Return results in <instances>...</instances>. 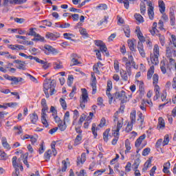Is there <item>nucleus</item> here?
<instances>
[{"label": "nucleus", "instance_id": "nucleus-1", "mask_svg": "<svg viewBox=\"0 0 176 176\" xmlns=\"http://www.w3.org/2000/svg\"><path fill=\"white\" fill-rule=\"evenodd\" d=\"M56 86H57V84L56 83V80H52L50 82H47V79H46L44 81L43 83V91L45 94L46 98H49V89H50V96H53L54 94H56L57 93V91L56 90Z\"/></svg>", "mask_w": 176, "mask_h": 176}, {"label": "nucleus", "instance_id": "nucleus-2", "mask_svg": "<svg viewBox=\"0 0 176 176\" xmlns=\"http://www.w3.org/2000/svg\"><path fill=\"white\" fill-rule=\"evenodd\" d=\"M137 36L140 41L138 43V50L142 57H145V50H144V42H145V37L142 35V32L140 30H135Z\"/></svg>", "mask_w": 176, "mask_h": 176}, {"label": "nucleus", "instance_id": "nucleus-3", "mask_svg": "<svg viewBox=\"0 0 176 176\" xmlns=\"http://www.w3.org/2000/svg\"><path fill=\"white\" fill-rule=\"evenodd\" d=\"M123 127V122H118L116 129L113 130V135L114 138L113 139L111 144L112 145H116L118 144V141L119 140V135H120V133L119 131H120V129Z\"/></svg>", "mask_w": 176, "mask_h": 176}, {"label": "nucleus", "instance_id": "nucleus-4", "mask_svg": "<svg viewBox=\"0 0 176 176\" xmlns=\"http://www.w3.org/2000/svg\"><path fill=\"white\" fill-rule=\"evenodd\" d=\"M89 98V94H87V89H82V96L80 98V107L82 109L86 108V104H87V100Z\"/></svg>", "mask_w": 176, "mask_h": 176}, {"label": "nucleus", "instance_id": "nucleus-5", "mask_svg": "<svg viewBox=\"0 0 176 176\" xmlns=\"http://www.w3.org/2000/svg\"><path fill=\"white\" fill-rule=\"evenodd\" d=\"M166 56L167 58H174V57H176V47L170 45L166 46Z\"/></svg>", "mask_w": 176, "mask_h": 176}, {"label": "nucleus", "instance_id": "nucleus-6", "mask_svg": "<svg viewBox=\"0 0 176 176\" xmlns=\"http://www.w3.org/2000/svg\"><path fill=\"white\" fill-rule=\"evenodd\" d=\"M94 43L96 46H98L100 47V50L101 52L105 54V56H107V57L109 56L108 48H107V45H105V43H104V42L101 41L100 40H96Z\"/></svg>", "mask_w": 176, "mask_h": 176}, {"label": "nucleus", "instance_id": "nucleus-7", "mask_svg": "<svg viewBox=\"0 0 176 176\" xmlns=\"http://www.w3.org/2000/svg\"><path fill=\"white\" fill-rule=\"evenodd\" d=\"M114 97L116 100H120L122 104L127 102V96H126V91L122 90L121 91H116L114 94Z\"/></svg>", "mask_w": 176, "mask_h": 176}, {"label": "nucleus", "instance_id": "nucleus-8", "mask_svg": "<svg viewBox=\"0 0 176 176\" xmlns=\"http://www.w3.org/2000/svg\"><path fill=\"white\" fill-rule=\"evenodd\" d=\"M41 50L47 56H49L50 53H52V54H58V50L49 45H44V47L41 48Z\"/></svg>", "mask_w": 176, "mask_h": 176}, {"label": "nucleus", "instance_id": "nucleus-9", "mask_svg": "<svg viewBox=\"0 0 176 176\" xmlns=\"http://www.w3.org/2000/svg\"><path fill=\"white\" fill-rule=\"evenodd\" d=\"M49 109V107L47 106H43V109L41 110V122L45 126V127H49V124L47 123V120H46V116H47L46 114V111Z\"/></svg>", "mask_w": 176, "mask_h": 176}, {"label": "nucleus", "instance_id": "nucleus-10", "mask_svg": "<svg viewBox=\"0 0 176 176\" xmlns=\"http://www.w3.org/2000/svg\"><path fill=\"white\" fill-rule=\"evenodd\" d=\"M147 6H148V14L150 20H153L155 19V12H153V9L155 8L153 6H152V2L151 1H147Z\"/></svg>", "mask_w": 176, "mask_h": 176}, {"label": "nucleus", "instance_id": "nucleus-11", "mask_svg": "<svg viewBox=\"0 0 176 176\" xmlns=\"http://www.w3.org/2000/svg\"><path fill=\"white\" fill-rule=\"evenodd\" d=\"M91 76L92 78V80L91 81L92 94H95L96 93H97V78H96V75H94V73H91Z\"/></svg>", "mask_w": 176, "mask_h": 176}, {"label": "nucleus", "instance_id": "nucleus-12", "mask_svg": "<svg viewBox=\"0 0 176 176\" xmlns=\"http://www.w3.org/2000/svg\"><path fill=\"white\" fill-rule=\"evenodd\" d=\"M45 36L47 38V39H50L51 41H56L57 38H60V34L48 32L46 34Z\"/></svg>", "mask_w": 176, "mask_h": 176}, {"label": "nucleus", "instance_id": "nucleus-13", "mask_svg": "<svg viewBox=\"0 0 176 176\" xmlns=\"http://www.w3.org/2000/svg\"><path fill=\"white\" fill-rule=\"evenodd\" d=\"M14 63L15 64H19V65L16 66V68L18 69H22L23 71H25V61H22L20 60H14Z\"/></svg>", "mask_w": 176, "mask_h": 176}, {"label": "nucleus", "instance_id": "nucleus-14", "mask_svg": "<svg viewBox=\"0 0 176 176\" xmlns=\"http://www.w3.org/2000/svg\"><path fill=\"white\" fill-rule=\"evenodd\" d=\"M36 63H38V64H41L43 68V69H47L49 67H50V63L39 59V58H37Z\"/></svg>", "mask_w": 176, "mask_h": 176}, {"label": "nucleus", "instance_id": "nucleus-15", "mask_svg": "<svg viewBox=\"0 0 176 176\" xmlns=\"http://www.w3.org/2000/svg\"><path fill=\"white\" fill-rule=\"evenodd\" d=\"M146 137V135L145 134H143L142 135L140 136L135 142V146H136V148H140V146L142 143V141L145 140Z\"/></svg>", "mask_w": 176, "mask_h": 176}, {"label": "nucleus", "instance_id": "nucleus-16", "mask_svg": "<svg viewBox=\"0 0 176 176\" xmlns=\"http://www.w3.org/2000/svg\"><path fill=\"white\" fill-rule=\"evenodd\" d=\"M154 91L155 93V96H154V100H159L160 97V87L158 85H155L154 87Z\"/></svg>", "mask_w": 176, "mask_h": 176}, {"label": "nucleus", "instance_id": "nucleus-17", "mask_svg": "<svg viewBox=\"0 0 176 176\" xmlns=\"http://www.w3.org/2000/svg\"><path fill=\"white\" fill-rule=\"evenodd\" d=\"M158 5L160 8V12L162 13V14H163V13L166 12V4L164 3V1L162 0H159Z\"/></svg>", "mask_w": 176, "mask_h": 176}, {"label": "nucleus", "instance_id": "nucleus-18", "mask_svg": "<svg viewBox=\"0 0 176 176\" xmlns=\"http://www.w3.org/2000/svg\"><path fill=\"white\" fill-rule=\"evenodd\" d=\"M169 17L170 25H175V14L174 13V11H170Z\"/></svg>", "mask_w": 176, "mask_h": 176}, {"label": "nucleus", "instance_id": "nucleus-19", "mask_svg": "<svg viewBox=\"0 0 176 176\" xmlns=\"http://www.w3.org/2000/svg\"><path fill=\"white\" fill-rule=\"evenodd\" d=\"M30 120H31V122L33 124H36V122H38V114H36V113H33L32 114L30 115Z\"/></svg>", "mask_w": 176, "mask_h": 176}, {"label": "nucleus", "instance_id": "nucleus-20", "mask_svg": "<svg viewBox=\"0 0 176 176\" xmlns=\"http://www.w3.org/2000/svg\"><path fill=\"white\" fill-rule=\"evenodd\" d=\"M1 144L5 149H8V151L10 149V145L9 143H8V140H6V138L3 137L1 138Z\"/></svg>", "mask_w": 176, "mask_h": 176}, {"label": "nucleus", "instance_id": "nucleus-21", "mask_svg": "<svg viewBox=\"0 0 176 176\" xmlns=\"http://www.w3.org/2000/svg\"><path fill=\"white\" fill-rule=\"evenodd\" d=\"M135 40H128V46L131 52H137V50H135V47H134V43H135Z\"/></svg>", "mask_w": 176, "mask_h": 176}, {"label": "nucleus", "instance_id": "nucleus-22", "mask_svg": "<svg viewBox=\"0 0 176 176\" xmlns=\"http://www.w3.org/2000/svg\"><path fill=\"white\" fill-rule=\"evenodd\" d=\"M153 74H155V66H151L150 69L147 72V79H152V76H153Z\"/></svg>", "mask_w": 176, "mask_h": 176}, {"label": "nucleus", "instance_id": "nucleus-23", "mask_svg": "<svg viewBox=\"0 0 176 176\" xmlns=\"http://www.w3.org/2000/svg\"><path fill=\"white\" fill-rule=\"evenodd\" d=\"M157 27V23L154 22L153 23V28L151 30H150V32H151V35H153V36H155V35H156V34H157V32H159V30H157V29H156Z\"/></svg>", "mask_w": 176, "mask_h": 176}, {"label": "nucleus", "instance_id": "nucleus-24", "mask_svg": "<svg viewBox=\"0 0 176 176\" xmlns=\"http://www.w3.org/2000/svg\"><path fill=\"white\" fill-rule=\"evenodd\" d=\"M170 166H171V164H170V162H168L164 164L163 172L165 174H171V173L168 170L170 168Z\"/></svg>", "mask_w": 176, "mask_h": 176}, {"label": "nucleus", "instance_id": "nucleus-25", "mask_svg": "<svg viewBox=\"0 0 176 176\" xmlns=\"http://www.w3.org/2000/svg\"><path fill=\"white\" fill-rule=\"evenodd\" d=\"M151 61L153 65H157L159 64V56L151 55Z\"/></svg>", "mask_w": 176, "mask_h": 176}, {"label": "nucleus", "instance_id": "nucleus-26", "mask_svg": "<svg viewBox=\"0 0 176 176\" xmlns=\"http://www.w3.org/2000/svg\"><path fill=\"white\" fill-rule=\"evenodd\" d=\"M85 162H86V153H82L81 155V157L77 158V164H80V163H81V164H83Z\"/></svg>", "mask_w": 176, "mask_h": 176}, {"label": "nucleus", "instance_id": "nucleus-27", "mask_svg": "<svg viewBox=\"0 0 176 176\" xmlns=\"http://www.w3.org/2000/svg\"><path fill=\"white\" fill-rule=\"evenodd\" d=\"M27 0H10V3L11 5H23L25 3Z\"/></svg>", "mask_w": 176, "mask_h": 176}, {"label": "nucleus", "instance_id": "nucleus-28", "mask_svg": "<svg viewBox=\"0 0 176 176\" xmlns=\"http://www.w3.org/2000/svg\"><path fill=\"white\" fill-rule=\"evenodd\" d=\"M127 72L123 69L120 70L121 78L124 80V82H127L129 80V76H127Z\"/></svg>", "mask_w": 176, "mask_h": 176}, {"label": "nucleus", "instance_id": "nucleus-29", "mask_svg": "<svg viewBox=\"0 0 176 176\" xmlns=\"http://www.w3.org/2000/svg\"><path fill=\"white\" fill-rule=\"evenodd\" d=\"M125 65H126V72H127L129 76H131V65H133V63L131 62H126Z\"/></svg>", "mask_w": 176, "mask_h": 176}, {"label": "nucleus", "instance_id": "nucleus-30", "mask_svg": "<svg viewBox=\"0 0 176 176\" xmlns=\"http://www.w3.org/2000/svg\"><path fill=\"white\" fill-rule=\"evenodd\" d=\"M151 166H152V160H151V159H148L144 165V168H142V171H146V170H148V168H149V167H151Z\"/></svg>", "mask_w": 176, "mask_h": 176}, {"label": "nucleus", "instance_id": "nucleus-31", "mask_svg": "<svg viewBox=\"0 0 176 176\" xmlns=\"http://www.w3.org/2000/svg\"><path fill=\"white\" fill-rule=\"evenodd\" d=\"M168 64L167 65V68H168L170 70L171 69V68H173V67H174L176 63H175V60H174V58H168Z\"/></svg>", "mask_w": 176, "mask_h": 176}, {"label": "nucleus", "instance_id": "nucleus-32", "mask_svg": "<svg viewBox=\"0 0 176 176\" xmlns=\"http://www.w3.org/2000/svg\"><path fill=\"white\" fill-rule=\"evenodd\" d=\"M52 157V150H48L44 153V159L45 162H49Z\"/></svg>", "mask_w": 176, "mask_h": 176}, {"label": "nucleus", "instance_id": "nucleus-33", "mask_svg": "<svg viewBox=\"0 0 176 176\" xmlns=\"http://www.w3.org/2000/svg\"><path fill=\"white\" fill-rule=\"evenodd\" d=\"M159 122H158V125H157V129H164L165 127V124H164V120L163 119V118L160 117L158 119Z\"/></svg>", "mask_w": 176, "mask_h": 176}, {"label": "nucleus", "instance_id": "nucleus-34", "mask_svg": "<svg viewBox=\"0 0 176 176\" xmlns=\"http://www.w3.org/2000/svg\"><path fill=\"white\" fill-rule=\"evenodd\" d=\"M136 113H137V111L135 110H133L131 112V114H130L131 123H132L133 124L135 123V115H136Z\"/></svg>", "mask_w": 176, "mask_h": 176}, {"label": "nucleus", "instance_id": "nucleus-35", "mask_svg": "<svg viewBox=\"0 0 176 176\" xmlns=\"http://www.w3.org/2000/svg\"><path fill=\"white\" fill-rule=\"evenodd\" d=\"M109 131H111V129H107L103 133V140L105 142H108V140H109Z\"/></svg>", "mask_w": 176, "mask_h": 176}, {"label": "nucleus", "instance_id": "nucleus-36", "mask_svg": "<svg viewBox=\"0 0 176 176\" xmlns=\"http://www.w3.org/2000/svg\"><path fill=\"white\" fill-rule=\"evenodd\" d=\"M67 122H64L63 121H61V122H60L58 124V126L59 128V129L60 130V131H65L66 129H67Z\"/></svg>", "mask_w": 176, "mask_h": 176}, {"label": "nucleus", "instance_id": "nucleus-37", "mask_svg": "<svg viewBox=\"0 0 176 176\" xmlns=\"http://www.w3.org/2000/svg\"><path fill=\"white\" fill-rule=\"evenodd\" d=\"M125 153H129L130 152V150L131 149V146L130 144V140L128 139L125 140Z\"/></svg>", "mask_w": 176, "mask_h": 176}, {"label": "nucleus", "instance_id": "nucleus-38", "mask_svg": "<svg viewBox=\"0 0 176 176\" xmlns=\"http://www.w3.org/2000/svg\"><path fill=\"white\" fill-rule=\"evenodd\" d=\"M140 163H141V160H140V158H137L136 160H135L134 163L132 165V168H133L134 170H137Z\"/></svg>", "mask_w": 176, "mask_h": 176}, {"label": "nucleus", "instance_id": "nucleus-39", "mask_svg": "<svg viewBox=\"0 0 176 176\" xmlns=\"http://www.w3.org/2000/svg\"><path fill=\"white\" fill-rule=\"evenodd\" d=\"M36 30V28H31L29 29V32L27 34V35H28L29 36H36V32H35V30Z\"/></svg>", "mask_w": 176, "mask_h": 176}, {"label": "nucleus", "instance_id": "nucleus-40", "mask_svg": "<svg viewBox=\"0 0 176 176\" xmlns=\"http://www.w3.org/2000/svg\"><path fill=\"white\" fill-rule=\"evenodd\" d=\"M153 56H160V51L159 50V45H155L153 48Z\"/></svg>", "mask_w": 176, "mask_h": 176}, {"label": "nucleus", "instance_id": "nucleus-41", "mask_svg": "<svg viewBox=\"0 0 176 176\" xmlns=\"http://www.w3.org/2000/svg\"><path fill=\"white\" fill-rule=\"evenodd\" d=\"M123 30H124V32L125 34L126 37L130 38V28L126 25L124 27Z\"/></svg>", "mask_w": 176, "mask_h": 176}, {"label": "nucleus", "instance_id": "nucleus-42", "mask_svg": "<svg viewBox=\"0 0 176 176\" xmlns=\"http://www.w3.org/2000/svg\"><path fill=\"white\" fill-rule=\"evenodd\" d=\"M160 69L164 75L167 74V69H166V63H164V62H162L160 63Z\"/></svg>", "mask_w": 176, "mask_h": 176}, {"label": "nucleus", "instance_id": "nucleus-43", "mask_svg": "<svg viewBox=\"0 0 176 176\" xmlns=\"http://www.w3.org/2000/svg\"><path fill=\"white\" fill-rule=\"evenodd\" d=\"M70 120H71L69 119V111H66L64 116L63 122L65 123H69Z\"/></svg>", "mask_w": 176, "mask_h": 176}, {"label": "nucleus", "instance_id": "nucleus-44", "mask_svg": "<svg viewBox=\"0 0 176 176\" xmlns=\"http://www.w3.org/2000/svg\"><path fill=\"white\" fill-rule=\"evenodd\" d=\"M106 94L109 98V103L112 104V101H113V96L111 94V91H106Z\"/></svg>", "mask_w": 176, "mask_h": 176}, {"label": "nucleus", "instance_id": "nucleus-45", "mask_svg": "<svg viewBox=\"0 0 176 176\" xmlns=\"http://www.w3.org/2000/svg\"><path fill=\"white\" fill-rule=\"evenodd\" d=\"M82 141V134L78 135L74 140V145H79Z\"/></svg>", "mask_w": 176, "mask_h": 176}, {"label": "nucleus", "instance_id": "nucleus-46", "mask_svg": "<svg viewBox=\"0 0 176 176\" xmlns=\"http://www.w3.org/2000/svg\"><path fill=\"white\" fill-rule=\"evenodd\" d=\"M59 102H60V105L63 109L64 110L67 109V102H65V100H64V98H60L59 99Z\"/></svg>", "mask_w": 176, "mask_h": 176}, {"label": "nucleus", "instance_id": "nucleus-47", "mask_svg": "<svg viewBox=\"0 0 176 176\" xmlns=\"http://www.w3.org/2000/svg\"><path fill=\"white\" fill-rule=\"evenodd\" d=\"M134 17L137 21H139V23H144V17H142L141 14H135Z\"/></svg>", "mask_w": 176, "mask_h": 176}, {"label": "nucleus", "instance_id": "nucleus-48", "mask_svg": "<svg viewBox=\"0 0 176 176\" xmlns=\"http://www.w3.org/2000/svg\"><path fill=\"white\" fill-rule=\"evenodd\" d=\"M171 38H172V41H170L168 45L170 46H175V47H176V36H175V35L173 34L171 36Z\"/></svg>", "mask_w": 176, "mask_h": 176}, {"label": "nucleus", "instance_id": "nucleus-49", "mask_svg": "<svg viewBox=\"0 0 176 176\" xmlns=\"http://www.w3.org/2000/svg\"><path fill=\"white\" fill-rule=\"evenodd\" d=\"M146 10V7L145 6V3L142 2L140 3V12H141V14H145V12Z\"/></svg>", "mask_w": 176, "mask_h": 176}, {"label": "nucleus", "instance_id": "nucleus-50", "mask_svg": "<svg viewBox=\"0 0 176 176\" xmlns=\"http://www.w3.org/2000/svg\"><path fill=\"white\" fill-rule=\"evenodd\" d=\"M157 36L159 37L160 42L162 45V46H164L165 45V41H164V36L161 35L160 34H156Z\"/></svg>", "mask_w": 176, "mask_h": 176}, {"label": "nucleus", "instance_id": "nucleus-51", "mask_svg": "<svg viewBox=\"0 0 176 176\" xmlns=\"http://www.w3.org/2000/svg\"><path fill=\"white\" fill-rule=\"evenodd\" d=\"M168 142H170V138L167 135L164 136V141L162 142V146H166V145H168Z\"/></svg>", "mask_w": 176, "mask_h": 176}, {"label": "nucleus", "instance_id": "nucleus-52", "mask_svg": "<svg viewBox=\"0 0 176 176\" xmlns=\"http://www.w3.org/2000/svg\"><path fill=\"white\" fill-rule=\"evenodd\" d=\"M96 127H97V125L95 123L92 124V127H91V131L94 134V138H97V131H96Z\"/></svg>", "mask_w": 176, "mask_h": 176}, {"label": "nucleus", "instance_id": "nucleus-53", "mask_svg": "<svg viewBox=\"0 0 176 176\" xmlns=\"http://www.w3.org/2000/svg\"><path fill=\"white\" fill-rule=\"evenodd\" d=\"M159 82V75L157 74H155L153 76V85H157Z\"/></svg>", "mask_w": 176, "mask_h": 176}, {"label": "nucleus", "instance_id": "nucleus-54", "mask_svg": "<svg viewBox=\"0 0 176 176\" xmlns=\"http://www.w3.org/2000/svg\"><path fill=\"white\" fill-rule=\"evenodd\" d=\"M96 9H100V10H107V9H108V6L107 4L101 3L96 7Z\"/></svg>", "mask_w": 176, "mask_h": 176}, {"label": "nucleus", "instance_id": "nucleus-55", "mask_svg": "<svg viewBox=\"0 0 176 176\" xmlns=\"http://www.w3.org/2000/svg\"><path fill=\"white\" fill-rule=\"evenodd\" d=\"M72 83H74V76L69 75L67 78V85L69 86H72Z\"/></svg>", "mask_w": 176, "mask_h": 176}, {"label": "nucleus", "instance_id": "nucleus-56", "mask_svg": "<svg viewBox=\"0 0 176 176\" xmlns=\"http://www.w3.org/2000/svg\"><path fill=\"white\" fill-rule=\"evenodd\" d=\"M78 64H80V62H79L77 58H73L70 66L74 67V65H78Z\"/></svg>", "mask_w": 176, "mask_h": 176}, {"label": "nucleus", "instance_id": "nucleus-57", "mask_svg": "<svg viewBox=\"0 0 176 176\" xmlns=\"http://www.w3.org/2000/svg\"><path fill=\"white\" fill-rule=\"evenodd\" d=\"M12 166H13V167L15 168V170H16V168H17V167H19V165H17V157L14 156L12 157Z\"/></svg>", "mask_w": 176, "mask_h": 176}, {"label": "nucleus", "instance_id": "nucleus-58", "mask_svg": "<svg viewBox=\"0 0 176 176\" xmlns=\"http://www.w3.org/2000/svg\"><path fill=\"white\" fill-rule=\"evenodd\" d=\"M133 123H128L126 128L125 129L126 133H130V131H131V130H133Z\"/></svg>", "mask_w": 176, "mask_h": 176}, {"label": "nucleus", "instance_id": "nucleus-59", "mask_svg": "<svg viewBox=\"0 0 176 176\" xmlns=\"http://www.w3.org/2000/svg\"><path fill=\"white\" fill-rule=\"evenodd\" d=\"M64 38H65V39H69V41H72L73 42H75V40L72 39V38L71 36H72V34H69V33H65L63 34Z\"/></svg>", "mask_w": 176, "mask_h": 176}, {"label": "nucleus", "instance_id": "nucleus-60", "mask_svg": "<svg viewBox=\"0 0 176 176\" xmlns=\"http://www.w3.org/2000/svg\"><path fill=\"white\" fill-rule=\"evenodd\" d=\"M62 164H63L62 171H63V173H65V171H67V161L63 160L62 161Z\"/></svg>", "mask_w": 176, "mask_h": 176}, {"label": "nucleus", "instance_id": "nucleus-61", "mask_svg": "<svg viewBox=\"0 0 176 176\" xmlns=\"http://www.w3.org/2000/svg\"><path fill=\"white\" fill-rule=\"evenodd\" d=\"M8 159V154L6 153L3 152L0 154V160H7Z\"/></svg>", "mask_w": 176, "mask_h": 176}, {"label": "nucleus", "instance_id": "nucleus-62", "mask_svg": "<svg viewBox=\"0 0 176 176\" xmlns=\"http://www.w3.org/2000/svg\"><path fill=\"white\" fill-rule=\"evenodd\" d=\"M11 81L14 82H12L11 85H17V83L20 82V80H19V78L14 77V76H12Z\"/></svg>", "mask_w": 176, "mask_h": 176}, {"label": "nucleus", "instance_id": "nucleus-63", "mask_svg": "<svg viewBox=\"0 0 176 176\" xmlns=\"http://www.w3.org/2000/svg\"><path fill=\"white\" fill-rule=\"evenodd\" d=\"M111 90H112V81L108 80L107 91H111Z\"/></svg>", "mask_w": 176, "mask_h": 176}, {"label": "nucleus", "instance_id": "nucleus-64", "mask_svg": "<svg viewBox=\"0 0 176 176\" xmlns=\"http://www.w3.org/2000/svg\"><path fill=\"white\" fill-rule=\"evenodd\" d=\"M114 69L116 72H119V62L118 60L114 61Z\"/></svg>", "mask_w": 176, "mask_h": 176}]
</instances>
